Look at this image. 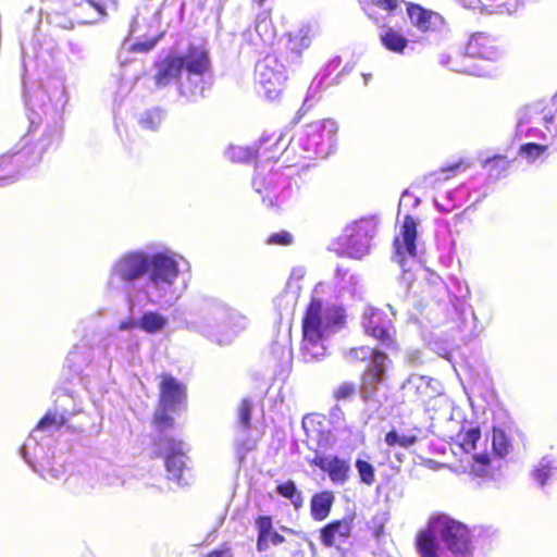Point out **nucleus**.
I'll use <instances>...</instances> for the list:
<instances>
[{
	"instance_id": "nucleus-1",
	"label": "nucleus",
	"mask_w": 557,
	"mask_h": 557,
	"mask_svg": "<svg viewBox=\"0 0 557 557\" xmlns=\"http://www.w3.org/2000/svg\"><path fill=\"white\" fill-rule=\"evenodd\" d=\"M346 325L344 308L323 309L321 299L312 297L301 319L300 354L305 362L320 361L326 354L323 339Z\"/></svg>"
},
{
	"instance_id": "nucleus-2",
	"label": "nucleus",
	"mask_w": 557,
	"mask_h": 557,
	"mask_svg": "<svg viewBox=\"0 0 557 557\" xmlns=\"http://www.w3.org/2000/svg\"><path fill=\"white\" fill-rule=\"evenodd\" d=\"M455 557L472 554L470 531L466 524L445 513L432 517L425 529L418 531L414 546L420 557H442L436 537Z\"/></svg>"
},
{
	"instance_id": "nucleus-3",
	"label": "nucleus",
	"mask_w": 557,
	"mask_h": 557,
	"mask_svg": "<svg viewBox=\"0 0 557 557\" xmlns=\"http://www.w3.org/2000/svg\"><path fill=\"white\" fill-rule=\"evenodd\" d=\"M158 389L159 407L152 416L151 424L157 432L163 433L175 425V420L171 412L175 413L186 410L188 391L186 384L171 373L159 375Z\"/></svg>"
},
{
	"instance_id": "nucleus-4",
	"label": "nucleus",
	"mask_w": 557,
	"mask_h": 557,
	"mask_svg": "<svg viewBox=\"0 0 557 557\" xmlns=\"http://www.w3.org/2000/svg\"><path fill=\"white\" fill-rule=\"evenodd\" d=\"M500 50L496 37L485 32L472 34L466 45L465 52L457 55L453 70L459 73L480 76L482 71L476 65L468 64V59H484L495 61Z\"/></svg>"
},
{
	"instance_id": "nucleus-5",
	"label": "nucleus",
	"mask_w": 557,
	"mask_h": 557,
	"mask_svg": "<svg viewBox=\"0 0 557 557\" xmlns=\"http://www.w3.org/2000/svg\"><path fill=\"white\" fill-rule=\"evenodd\" d=\"M153 447L152 457L162 458L169 479L180 483L187 469L184 442L170 435H160L154 438Z\"/></svg>"
},
{
	"instance_id": "nucleus-6",
	"label": "nucleus",
	"mask_w": 557,
	"mask_h": 557,
	"mask_svg": "<svg viewBox=\"0 0 557 557\" xmlns=\"http://www.w3.org/2000/svg\"><path fill=\"white\" fill-rule=\"evenodd\" d=\"M256 78L270 100L281 97L286 87L285 65L274 54H267L257 63Z\"/></svg>"
},
{
	"instance_id": "nucleus-7",
	"label": "nucleus",
	"mask_w": 557,
	"mask_h": 557,
	"mask_svg": "<svg viewBox=\"0 0 557 557\" xmlns=\"http://www.w3.org/2000/svg\"><path fill=\"white\" fill-rule=\"evenodd\" d=\"M376 233V225L369 219L354 221L338 237L341 249L348 256L360 258L369 251L370 242Z\"/></svg>"
},
{
	"instance_id": "nucleus-8",
	"label": "nucleus",
	"mask_w": 557,
	"mask_h": 557,
	"mask_svg": "<svg viewBox=\"0 0 557 557\" xmlns=\"http://www.w3.org/2000/svg\"><path fill=\"white\" fill-rule=\"evenodd\" d=\"M350 352L371 354L373 358L360 376L361 398L363 401H369L384 381L387 355L382 350L367 347L352 348Z\"/></svg>"
},
{
	"instance_id": "nucleus-9",
	"label": "nucleus",
	"mask_w": 557,
	"mask_h": 557,
	"mask_svg": "<svg viewBox=\"0 0 557 557\" xmlns=\"http://www.w3.org/2000/svg\"><path fill=\"white\" fill-rule=\"evenodd\" d=\"M362 326L367 335L375 338L386 348L397 349L394 323L384 311L370 309L364 314Z\"/></svg>"
},
{
	"instance_id": "nucleus-10",
	"label": "nucleus",
	"mask_w": 557,
	"mask_h": 557,
	"mask_svg": "<svg viewBox=\"0 0 557 557\" xmlns=\"http://www.w3.org/2000/svg\"><path fill=\"white\" fill-rule=\"evenodd\" d=\"M147 273L157 289L171 287L180 273L178 263L171 255L158 252L149 256Z\"/></svg>"
},
{
	"instance_id": "nucleus-11",
	"label": "nucleus",
	"mask_w": 557,
	"mask_h": 557,
	"mask_svg": "<svg viewBox=\"0 0 557 557\" xmlns=\"http://www.w3.org/2000/svg\"><path fill=\"white\" fill-rule=\"evenodd\" d=\"M149 255L144 251H131L121 256L112 268L113 274L123 282H134L147 273Z\"/></svg>"
},
{
	"instance_id": "nucleus-12",
	"label": "nucleus",
	"mask_w": 557,
	"mask_h": 557,
	"mask_svg": "<svg viewBox=\"0 0 557 557\" xmlns=\"http://www.w3.org/2000/svg\"><path fill=\"white\" fill-rule=\"evenodd\" d=\"M352 534V518L345 517L335 519L324 524L319 530V539L321 544L326 548H341L348 542Z\"/></svg>"
},
{
	"instance_id": "nucleus-13",
	"label": "nucleus",
	"mask_w": 557,
	"mask_h": 557,
	"mask_svg": "<svg viewBox=\"0 0 557 557\" xmlns=\"http://www.w3.org/2000/svg\"><path fill=\"white\" fill-rule=\"evenodd\" d=\"M417 226L418 224L412 215H405L400 233L394 239L395 253L400 264H403L406 256L414 257L417 255Z\"/></svg>"
},
{
	"instance_id": "nucleus-14",
	"label": "nucleus",
	"mask_w": 557,
	"mask_h": 557,
	"mask_svg": "<svg viewBox=\"0 0 557 557\" xmlns=\"http://www.w3.org/2000/svg\"><path fill=\"white\" fill-rule=\"evenodd\" d=\"M153 82L158 87H164L180 79L183 70L181 54L169 53L154 62Z\"/></svg>"
},
{
	"instance_id": "nucleus-15",
	"label": "nucleus",
	"mask_w": 557,
	"mask_h": 557,
	"mask_svg": "<svg viewBox=\"0 0 557 557\" xmlns=\"http://www.w3.org/2000/svg\"><path fill=\"white\" fill-rule=\"evenodd\" d=\"M338 127L332 120H321L312 122L306 126L307 145L309 148L318 152L323 146L325 139L330 146H333L336 141V134Z\"/></svg>"
},
{
	"instance_id": "nucleus-16",
	"label": "nucleus",
	"mask_w": 557,
	"mask_h": 557,
	"mask_svg": "<svg viewBox=\"0 0 557 557\" xmlns=\"http://www.w3.org/2000/svg\"><path fill=\"white\" fill-rule=\"evenodd\" d=\"M311 465L327 473L330 480L335 484H344L349 479L350 465L338 456H324L317 454Z\"/></svg>"
},
{
	"instance_id": "nucleus-17",
	"label": "nucleus",
	"mask_w": 557,
	"mask_h": 557,
	"mask_svg": "<svg viewBox=\"0 0 557 557\" xmlns=\"http://www.w3.org/2000/svg\"><path fill=\"white\" fill-rule=\"evenodd\" d=\"M285 37V60L288 63L299 62L302 52L311 45V27L309 25H302L293 32H288Z\"/></svg>"
},
{
	"instance_id": "nucleus-18",
	"label": "nucleus",
	"mask_w": 557,
	"mask_h": 557,
	"mask_svg": "<svg viewBox=\"0 0 557 557\" xmlns=\"http://www.w3.org/2000/svg\"><path fill=\"white\" fill-rule=\"evenodd\" d=\"M183 70L189 75L202 76L211 69L208 49L202 45H189L186 53L181 54Z\"/></svg>"
},
{
	"instance_id": "nucleus-19",
	"label": "nucleus",
	"mask_w": 557,
	"mask_h": 557,
	"mask_svg": "<svg viewBox=\"0 0 557 557\" xmlns=\"http://www.w3.org/2000/svg\"><path fill=\"white\" fill-rule=\"evenodd\" d=\"M407 13L411 23L422 32L435 30L444 24V18L438 13L419 4L410 3L407 7Z\"/></svg>"
},
{
	"instance_id": "nucleus-20",
	"label": "nucleus",
	"mask_w": 557,
	"mask_h": 557,
	"mask_svg": "<svg viewBox=\"0 0 557 557\" xmlns=\"http://www.w3.org/2000/svg\"><path fill=\"white\" fill-rule=\"evenodd\" d=\"M69 12L78 24H90L106 15L104 7L94 0L72 1Z\"/></svg>"
},
{
	"instance_id": "nucleus-21",
	"label": "nucleus",
	"mask_w": 557,
	"mask_h": 557,
	"mask_svg": "<svg viewBox=\"0 0 557 557\" xmlns=\"http://www.w3.org/2000/svg\"><path fill=\"white\" fill-rule=\"evenodd\" d=\"M323 417L318 413H309L302 419V429L309 441H313L320 448L326 449L332 446L331 432L323 431Z\"/></svg>"
},
{
	"instance_id": "nucleus-22",
	"label": "nucleus",
	"mask_w": 557,
	"mask_h": 557,
	"mask_svg": "<svg viewBox=\"0 0 557 557\" xmlns=\"http://www.w3.org/2000/svg\"><path fill=\"white\" fill-rule=\"evenodd\" d=\"M258 530L257 549L267 550L270 545H280L285 539L282 534L273 530V522L270 516H258L255 520Z\"/></svg>"
},
{
	"instance_id": "nucleus-23",
	"label": "nucleus",
	"mask_w": 557,
	"mask_h": 557,
	"mask_svg": "<svg viewBox=\"0 0 557 557\" xmlns=\"http://www.w3.org/2000/svg\"><path fill=\"white\" fill-rule=\"evenodd\" d=\"M334 494L330 491L315 493L310 500V515L314 521L325 520L334 504Z\"/></svg>"
},
{
	"instance_id": "nucleus-24",
	"label": "nucleus",
	"mask_w": 557,
	"mask_h": 557,
	"mask_svg": "<svg viewBox=\"0 0 557 557\" xmlns=\"http://www.w3.org/2000/svg\"><path fill=\"white\" fill-rule=\"evenodd\" d=\"M138 327L146 333L161 332L168 324V319L157 311H146L137 321Z\"/></svg>"
},
{
	"instance_id": "nucleus-25",
	"label": "nucleus",
	"mask_w": 557,
	"mask_h": 557,
	"mask_svg": "<svg viewBox=\"0 0 557 557\" xmlns=\"http://www.w3.org/2000/svg\"><path fill=\"white\" fill-rule=\"evenodd\" d=\"M381 42L387 50L401 53L407 47L408 40L400 33L393 28H387L385 33L381 35Z\"/></svg>"
},
{
	"instance_id": "nucleus-26",
	"label": "nucleus",
	"mask_w": 557,
	"mask_h": 557,
	"mask_svg": "<svg viewBox=\"0 0 557 557\" xmlns=\"http://www.w3.org/2000/svg\"><path fill=\"white\" fill-rule=\"evenodd\" d=\"M511 161L504 154H494L482 161V168L486 169L491 175L499 177L510 168Z\"/></svg>"
},
{
	"instance_id": "nucleus-27",
	"label": "nucleus",
	"mask_w": 557,
	"mask_h": 557,
	"mask_svg": "<svg viewBox=\"0 0 557 557\" xmlns=\"http://www.w3.org/2000/svg\"><path fill=\"white\" fill-rule=\"evenodd\" d=\"M276 493L288 499L293 506L298 509L302 506L304 498L301 492L297 488L296 484L292 480L280 483L276 486Z\"/></svg>"
},
{
	"instance_id": "nucleus-28",
	"label": "nucleus",
	"mask_w": 557,
	"mask_h": 557,
	"mask_svg": "<svg viewBox=\"0 0 557 557\" xmlns=\"http://www.w3.org/2000/svg\"><path fill=\"white\" fill-rule=\"evenodd\" d=\"M18 176V168L13 162V156H0V186L15 181Z\"/></svg>"
},
{
	"instance_id": "nucleus-29",
	"label": "nucleus",
	"mask_w": 557,
	"mask_h": 557,
	"mask_svg": "<svg viewBox=\"0 0 557 557\" xmlns=\"http://www.w3.org/2000/svg\"><path fill=\"white\" fill-rule=\"evenodd\" d=\"M66 423V418L55 410H48L37 422L36 431L60 430Z\"/></svg>"
},
{
	"instance_id": "nucleus-30",
	"label": "nucleus",
	"mask_w": 557,
	"mask_h": 557,
	"mask_svg": "<svg viewBox=\"0 0 557 557\" xmlns=\"http://www.w3.org/2000/svg\"><path fill=\"white\" fill-rule=\"evenodd\" d=\"M460 438V447L465 453H470L476 448V443L481 438V430L479 426L461 430L458 433Z\"/></svg>"
},
{
	"instance_id": "nucleus-31",
	"label": "nucleus",
	"mask_w": 557,
	"mask_h": 557,
	"mask_svg": "<svg viewBox=\"0 0 557 557\" xmlns=\"http://www.w3.org/2000/svg\"><path fill=\"white\" fill-rule=\"evenodd\" d=\"M509 441L505 434V432L500 429H493L492 435V448L493 454L498 458H504L509 453Z\"/></svg>"
},
{
	"instance_id": "nucleus-32",
	"label": "nucleus",
	"mask_w": 557,
	"mask_h": 557,
	"mask_svg": "<svg viewBox=\"0 0 557 557\" xmlns=\"http://www.w3.org/2000/svg\"><path fill=\"white\" fill-rule=\"evenodd\" d=\"M358 392V387L355 383L349 381H344L339 383L332 391V398L339 403L352 399Z\"/></svg>"
},
{
	"instance_id": "nucleus-33",
	"label": "nucleus",
	"mask_w": 557,
	"mask_h": 557,
	"mask_svg": "<svg viewBox=\"0 0 557 557\" xmlns=\"http://www.w3.org/2000/svg\"><path fill=\"white\" fill-rule=\"evenodd\" d=\"M548 149L547 145L535 143H525L519 147V153L524 157L528 162H534L542 157Z\"/></svg>"
},
{
	"instance_id": "nucleus-34",
	"label": "nucleus",
	"mask_w": 557,
	"mask_h": 557,
	"mask_svg": "<svg viewBox=\"0 0 557 557\" xmlns=\"http://www.w3.org/2000/svg\"><path fill=\"white\" fill-rule=\"evenodd\" d=\"M384 440L386 445L389 447H395L398 445L404 448H408L418 442V437L416 435L399 436L395 430L388 431L385 434Z\"/></svg>"
},
{
	"instance_id": "nucleus-35",
	"label": "nucleus",
	"mask_w": 557,
	"mask_h": 557,
	"mask_svg": "<svg viewBox=\"0 0 557 557\" xmlns=\"http://www.w3.org/2000/svg\"><path fill=\"white\" fill-rule=\"evenodd\" d=\"M356 468L360 478V481L366 485H372L375 482V470L374 467L367 460L357 459Z\"/></svg>"
},
{
	"instance_id": "nucleus-36",
	"label": "nucleus",
	"mask_w": 557,
	"mask_h": 557,
	"mask_svg": "<svg viewBox=\"0 0 557 557\" xmlns=\"http://www.w3.org/2000/svg\"><path fill=\"white\" fill-rule=\"evenodd\" d=\"M471 471L479 475L484 476L490 473L491 458L486 453L475 454L472 457Z\"/></svg>"
},
{
	"instance_id": "nucleus-37",
	"label": "nucleus",
	"mask_w": 557,
	"mask_h": 557,
	"mask_svg": "<svg viewBox=\"0 0 557 557\" xmlns=\"http://www.w3.org/2000/svg\"><path fill=\"white\" fill-rule=\"evenodd\" d=\"M252 404L250 399L243 398L237 409L238 421L244 429H249L251 425Z\"/></svg>"
},
{
	"instance_id": "nucleus-38",
	"label": "nucleus",
	"mask_w": 557,
	"mask_h": 557,
	"mask_svg": "<svg viewBox=\"0 0 557 557\" xmlns=\"http://www.w3.org/2000/svg\"><path fill=\"white\" fill-rule=\"evenodd\" d=\"M265 243L268 245L286 247L294 243V236L287 231H281L269 235Z\"/></svg>"
},
{
	"instance_id": "nucleus-39",
	"label": "nucleus",
	"mask_w": 557,
	"mask_h": 557,
	"mask_svg": "<svg viewBox=\"0 0 557 557\" xmlns=\"http://www.w3.org/2000/svg\"><path fill=\"white\" fill-rule=\"evenodd\" d=\"M162 121V114L160 111H149L141 119L140 123L144 128L156 131L160 126Z\"/></svg>"
},
{
	"instance_id": "nucleus-40",
	"label": "nucleus",
	"mask_w": 557,
	"mask_h": 557,
	"mask_svg": "<svg viewBox=\"0 0 557 557\" xmlns=\"http://www.w3.org/2000/svg\"><path fill=\"white\" fill-rule=\"evenodd\" d=\"M161 38H162V34H160L153 38L146 39L144 41H137L132 46L131 50L133 52H149L157 46V44L159 42V40Z\"/></svg>"
},
{
	"instance_id": "nucleus-41",
	"label": "nucleus",
	"mask_w": 557,
	"mask_h": 557,
	"mask_svg": "<svg viewBox=\"0 0 557 557\" xmlns=\"http://www.w3.org/2000/svg\"><path fill=\"white\" fill-rule=\"evenodd\" d=\"M370 2L377 9L386 11L389 15H392L400 4V0H370Z\"/></svg>"
},
{
	"instance_id": "nucleus-42",
	"label": "nucleus",
	"mask_w": 557,
	"mask_h": 557,
	"mask_svg": "<svg viewBox=\"0 0 557 557\" xmlns=\"http://www.w3.org/2000/svg\"><path fill=\"white\" fill-rule=\"evenodd\" d=\"M548 476H549V473H548V470L543 468V469H537L535 472H534V478L535 480L541 484V485H544L546 483V481L548 480Z\"/></svg>"
},
{
	"instance_id": "nucleus-43",
	"label": "nucleus",
	"mask_w": 557,
	"mask_h": 557,
	"mask_svg": "<svg viewBox=\"0 0 557 557\" xmlns=\"http://www.w3.org/2000/svg\"><path fill=\"white\" fill-rule=\"evenodd\" d=\"M136 326H138L137 322L131 319V320H127V321H122L120 323L119 329L120 330H131V329H134Z\"/></svg>"
},
{
	"instance_id": "nucleus-44",
	"label": "nucleus",
	"mask_w": 557,
	"mask_h": 557,
	"mask_svg": "<svg viewBox=\"0 0 557 557\" xmlns=\"http://www.w3.org/2000/svg\"><path fill=\"white\" fill-rule=\"evenodd\" d=\"M265 148L263 147V144H261L258 148V153L262 154L264 152Z\"/></svg>"
},
{
	"instance_id": "nucleus-45",
	"label": "nucleus",
	"mask_w": 557,
	"mask_h": 557,
	"mask_svg": "<svg viewBox=\"0 0 557 557\" xmlns=\"http://www.w3.org/2000/svg\"><path fill=\"white\" fill-rule=\"evenodd\" d=\"M255 3H257L258 5H262L265 0H252Z\"/></svg>"
},
{
	"instance_id": "nucleus-46",
	"label": "nucleus",
	"mask_w": 557,
	"mask_h": 557,
	"mask_svg": "<svg viewBox=\"0 0 557 557\" xmlns=\"http://www.w3.org/2000/svg\"><path fill=\"white\" fill-rule=\"evenodd\" d=\"M459 168H460V165H459V164H455V165L450 166V168H449V170H451V171H456V170H458Z\"/></svg>"
},
{
	"instance_id": "nucleus-47",
	"label": "nucleus",
	"mask_w": 557,
	"mask_h": 557,
	"mask_svg": "<svg viewBox=\"0 0 557 557\" xmlns=\"http://www.w3.org/2000/svg\"><path fill=\"white\" fill-rule=\"evenodd\" d=\"M369 76H370V74L369 75H366V74L363 75L366 82L369 79Z\"/></svg>"
}]
</instances>
